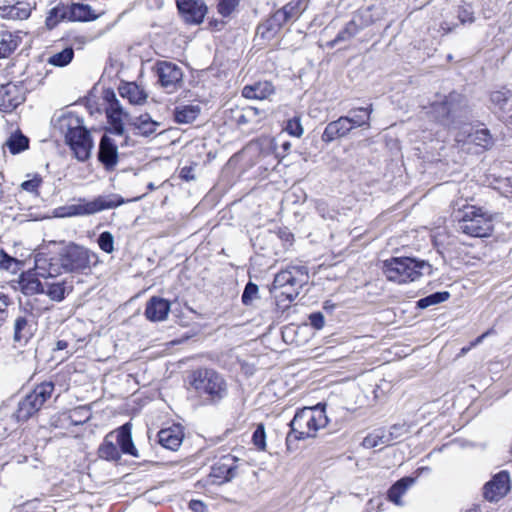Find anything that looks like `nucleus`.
I'll use <instances>...</instances> for the list:
<instances>
[{
    "label": "nucleus",
    "instance_id": "1",
    "mask_svg": "<svg viewBox=\"0 0 512 512\" xmlns=\"http://www.w3.org/2000/svg\"><path fill=\"white\" fill-rule=\"evenodd\" d=\"M53 125L65 137L77 160L84 162L90 158L93 141L82 119L71 112L63 113L53 119Z\"/></svg>",
    "mask_w": 512,
    "mask_h": 512
},
{
    "label": "nucleus",
    "instance_id": "2",
    "mask_svg": "<svg viewBox=\"0 0 512 512\" xmlns=\"http://www.w3.org/2000/svg\"><path fill=\"white\" fill-rule=\"evenodd\" d=\"M328 424V417L325 409L319 406L304 407L296 412L290 422V432L286 437L288 449L294 441L313 438L320 429Z\"/></svg>",
    "mask_w": 512,
    "mask_h": 512
},
{
    "label": "nucleus",
    "instance_id": "3",
    "mask_svg": "<svg viewBox=\"0 0 512 512\" xmlns=\"http://www.w3.org/2000/svg\"><path fill=\"white\" fill-rule=\"evenodd\" d=\"M383 273L389 281L407 283L431 274L432 266L424 260L410 257H392L383 262Z\"/></svg>",
    "mask_w": 512,
    "mask_h": 512
},
{
    "label": "nucleus",
    "instance_id": "4",
    "mask_svg": "<svg viewBox=\"0 0 512 512\" xmlns=\"http://www.w3.org/2000/svg\"><path fill=\"white\" fill-rule=\"evenodd\" d=\"M309 279L308 269L304 265H288L275 275L273 290L280 291L276 298L284 296L289 302L296 299L301 288Z\"/></svg>",
    "mask_w": 512,
    "mask_h": 512
},
{
    "label": "nucleus",
    "instance_id": "5",
    "mask_svg": "<svg viewBox=\"0 0 512 512\" xmlns=\"http://www.w3.org/2000/svg\"><path fill=\"white\" fill-rule=\"evenodd\" d=\"M458 219V230L471 237H488L493 231V217L476 206H465Z\"/></svg>",
    "mask_w": 512,
    "mask_h": 512
},
{
    "label": "nucleus",
    "instance_id": "6",
    "mask_svg": "<svg viewBox=\"0 0 512 512\" xmlns=\"http://www.w3.org/2000/svg\"><path fill=\"white\" fill-rule=\"evenodd\" d=\"M191 385L201 396L218 402L227 395V384L221 374L212 369H199L192 375Z\"/></svg>",
    "mask_w": 512,
    "mask_h": 512
},
{
    "label": "nucleus",
    "instance_id": "7",
    "mask_svg": "<svg viewBox=\"0 0 512 512\" xmlns=\"http://www.w3.org/2000/svg\"><path fill=\"white\" fill-rule=\"evenodd\" d=\"M54 392L52 382H43L37 385L18 404L15 416L18 421H26L37 413Z\"/></svg>",
    "mask_w": 512,
    "mask_h": 512
},
{
    "label": "nucleus",
    "instance_id": "8",
    "mask_svg": "<svg viewBox=\"0 0 512 512\" xmlns=\"http://www.w3.org/2000/svg\"><path fill=\"white\" fill-rule=\"evenodd\" d=\"M65 272H81L97 262V255L83 246L70 243L61 252Z\"/></svg>",
    "mask_w": 512,
    "mask_h": 512
},
{
    "label": "nucleus",
    "instance_id": "9",
    "mask_svg": "<svg viewBox=\"0 0 512 512\" xmlns=\"http://www.w3.org/2000/svg\"><path fill=\"white\" fill-rule=\"evenodd\" d=\"M239 459L227 454L219 458L211 467L209 477L214 484L230 482L238 475Z\"/></svg>",
    "mask_w": 512,
    "mask_h": 512
},
{
    "label": "nucleus",
    "instance_id": "10",
    "mask_svg": "<svg viewBox=\"0 0 512 512\" xmlns=\"http://www.w3.org/2000/svg\"><path fill=\"white\" fill-rule=\"evenodd\" d=\"M156 73L158 75L160 85L169 93L174 92L182 84V69L172 62H157Z\"/></svg>",
    "mask_w": 512,
    "mask_h": 512
},
{
    "label": "nucleus",
    "instance_id": "11",
    "mask_svg": "<svg viewBox=\"0 0 512 512\" xmlns=\"http://www.w3.org/2000/svg\"><path fill=\"white\" fill-rule=\"evenodd\" d=\"M105 98L108 101L106 113L109 119V123L112 125L113 132L116 135L121 136L124 133L123 122L126 121L128 123V120L133 117L124 111L122 105L116 98V95L113 91L107 92Z\"/></svg>",
    "mask_w": 512,
    "mask_h": 512
},
{
    "label": "nucleus",
    "instance_id": "12",
    "mask_svg": "<svg viewBox=\"0 0 512 512\" xmlns=\"http://www.w3.org/2000/svg\"><path fill=\"white\" fill-rule=\"evenodd\" d=\"M35 271L37 276L46 280L61 275L65 272L61 254L59 253L56 257L37 254L35 258Z\"/></svg>",
    "mask_w": 512,
    "mask_h": 512
},
{
    "label": "nucleus",
    "instance_id": "13",
    "mask_svg": "<svg viewBox=\"0 0 512 512\" xmlns=\"http://www.w3.org/2000/svg\"><path fill=\"white\" fill-rule=\"evenodd\" d=\"M176 4L187 23L200 24L207 13V6L202 0H176Z\"/></svg>",
    "mask_w": 512,
    "mask_h": 512
},
{
    "label": "nucleus",
    "instance_id": "14",
    "mask_svg": "<svg viewBox=\"0 0 512 512\" xmlns=\"http://www.w3.org/2000/svg\"><path fill=\"white\" fill-rule=\"evenodd\" d=\"M509 474L506 471H501L496 474L492 480L487 482L484 486L483 495L488 501H498L504 497L510 489Z\"/></svg>",
    "mask_w": 512,
    "mask_h": 512
},
{
    "label": "nucleus",
    "instance_id": "15",
    "mask_svg": "<svg viewBox=\"0 0 512 512\" xmlns=\"http://www.w3.org/2000/svg\"><path fill=\"white\" fill-rule=\"evenodd\" d=\"M98 160L107 171H112L118 163V147L115 141L108 135H103L98 151Z\"/></svg>",
    "mask_w": 512,
    "mask_h": 512
},
{
    "label": "nucleus",
    "instance_id": "16",
    "mask_svg": "<svg viewBox=\"0 0 512 512\" xmlns=\"http://www.w3.org/2000/svg\"><path fill=\"white\" fill-rule=\"evenodd\" d=\"M170 308L171 304L168 300L153 296L146 303L145 316L152 322L164 321L168 316Z\"/></svg>",
    "mask_w": 512,
    "mask_h": 512
},
{
    "label": "nucleus",
    "instance_id": "17",
    "mask_svg": "<svg viewBox=\"0 0 512 512\" xmlns=\"http://www.w3.org/2000/svg\"><path fill=\"white\" fill-rule=\"evenodd\" d=\"M352 131L348 117L341 116L328 123L322 133L321 139L325 143H331L347 136Z\"/></svg>",
    "mask_w": 512,
    "mask_h": 512
},
{
    "label": "nucleus",
    "instance_id": "18",
    "mask_svg": "<svg viewBox=\"0 0 512 512\" xmlns=\"http://www.w3.org/2000/svg\"><path fill=\"white\" fill-rule=\"evenodd\" d=\"M302 14V7L300 1H291L284 5L282 8L276 10L270 15L272 20L278 25L280 29L285 24L297 20Z\"/></svg>",
    "mask_w": 512,
    "mask_h": 512
},
{
    "label": "nucleus",
    "instance_id": "19",
    "mask_svg": "<svg viewBox=\"0 0 512 512\" xmlns=\"http://www.w3.org/2000/svg\"><path fill=\"white\" fill-rule=\"evenodd\" d=\"M18 87L12 83L0 87V110L9 112L15 109L23 102Z\"/></svg>",
    "mask_w": 512,
    "mask_h": 512
},
{
    "label": "nucleus",
    "instance_id": "20",
    "mask_svg": "<svg viewBox=\"0 0 512 512\" xmlns=\"http://www.w3.org/2000/svg\"><path fill=\"white\" fill-rule=\"evenodd\" d=\"M447 97L448 110L445 112L449 116V126L454 124L457 119L466 117L467 101L462 94L451 92Z\"/></svg>",
    "mask_w": 512,
    "mask_h": 512
},
{
    "label": "nucleus",
    "instance_id": "21",
    "mask_svg": "<svg viewBox=\"0 0 512 512\" xmlns=\"http://www.w3.org/2000/svg\"><path fill=\"white\" fill-rule=\"evenodd\" d=\"M128 125L137 131L136 134L149 137L157 133L161 123L153 120L148 113H144L129 119Z\"/></svg>",
    "mask_w": 512,
    "mask_h": 512
},
{
    "label": "nucleus",
    "instance_id": "22",
    "mask_svg": "<svg viewBox=\"0 0 512 512\" xmlns=\"http://www.w3.org/2000/svg\"><path fill=\"white\" fill-rule=\"evenodd\" d=\"M183 438L184 434L180 426H172L158 432L159 444L172 451H176L181 446Z\"/></svg>",
    "mask_w": 512,
    "mask_h": 512
},
{
    "label": "nucleus",
    "instance_id": "23",
    "mask_svg": "<svg viewBox=\"0 0 512 512\" xmlns=\"http://www.w3.org/2000/svg\"><path fill=\"white\" fill-rule=\"evenodd\" d=\"M118 91L121 97L126 98L129 103L134 105L144 104L148 97L145 90L134 82L122 83Z\"/></svg>",
    "mask_w": 512,
    "mask_h": 512
},
{
    "label": "nucleus",
    "instance_id": "24",
    "mask_svg": "<svg viewBox=\"0 0 512 512\" xmlns=\"http://www.w3.org/2000/svg\"><path fill=\"white\" fill-rule=\"evenodd\" d=\"M124 203H126V200L119 194L102 195L98 196L93 201H89L91 214L107 209H113Z\"/></svg>",
    "mask_w": 512,
    "mask_h": 512
},
{
    "label": "nucleus",
    "instance_id": "25",
    "mask_svg": "<svg viewBox=\"0 0 512 512\" xmlns=\"http://www.w3.org/2000/svg\"><path fill=\"white\" fill-rule=\"evenodd\" d=\"M274 93L273 85L268 81L257 82L253 85H247L242 90L243 97L247 99L263 100Z\"/></svg>",
    "mask_w": 512,
    "mask_h": 512
},
{
    "label": "nucleus",
    "instance_id": "26",
    "mask_svg": "<svg viewBox=\"0 0 512 512\" xmlns=\"http://www.w3.org/2000/svg\"><path fill=\"white\" fill-rule=\"evenodd\" d=\"M43 284L36 273L22 274L19 280L20 289L27 296L44 293Z\"/></svg>",
    "mask_w": 512,
    "mask_h": 512
},
{
    "label": "nucleus",
    "instance_id": "27",
    "mask_svg": "<svg viewBox=\"0 0 512 512\" xmlns=\"http://www.w3.org/2000/svg\"><path fill=\"white\" fill-rule=\"evenodd\" d=\"M69 21H91L97 18L95 11L87 4L74 3L67 6Z\"/></svg>",
    "mask_w": 512,
    "mask_h": 512
},
{
    "label": "nucleus",
    "instance_id": "28",
    "mask_svg": "<svg viewBox=\"0 0 512 512\" xmlns=\"http://www.w3.org/2000/svg\"><path fill=\"white\" fill-rule=\"evenodd\" d=\"M201 112V107L196 104L179 105L176 106L173 115L174 119L179 124H189L197 119Z\"/></svg>",
    "mask_w": 512,
    "mask_h": 512
},
{
    "label": "nucleus",
    "instance_id": "29",
    "mask_svg": "<svg viewBox=\"0 0 512 512\" xmlns=\"http://www.w3.org/2000/svg\"><path fill=\"white\" fill-rule=\"evenodd\" d=\"M1 15L4 18L11 20H24L31 14L30 4L24 1H19L13 5H7L1 8Z\"/></svg>",
    "mask_w": 512,
    "mask_h": 512
},
{
    "label": "nucleus",
    "instance_id": "30",
    "mask_svg": "<svg viewBox=\"0 0 512 512\" xmlns=\"http://www.w3.org/2000/svg\"><path fill=\"white\" fill-rule=\"evenodd\" d=\"M116 443L120 446L121 452L133 457H139L138 451L134 446L132 435L128 424L119 428L116 434Z\"/></svg>",
    "mask_w": 512,
    "mask_h": 512
},
{
    "label": "nucleus",
    "instance_id": "31",
    "mask_svg": "<svg viewBox=\"0 0 512 512\" xmlns=\"http://www.w3.org/2000/svg\"><path fill=\"white\" fill-rule=\"evenodd\" d=\"M413 483L414 479L411 477H404L398 480L388 490V499L398 506L402 505L401 497Z\"/></svg>",
    "mask_w": 512,
    "mask_h": 512
},
{
    "label": "nucleus",
    "instance_id": "32",
    "mask_svg": "<svg viewBox=\"0 0 512 512\" xmlns=\"http://www.w3.org/2000/svg\"><path fill=\"white\" fill-rule=\"evenodd\" d=\"M4 148H8L11 154L16 155L29 148V139L22 132L16 131L5 141Z\"/></svg>",
    "mask_w": 512,
    "mask_h": 512
},
{
    "label": "nucleus",
    "instance_id": "33",
    "mask_svg": "<svg viewBox=\"0 0 512 512\" xmlns=\"http://www.w3.org/2000/svg\"><path fill=\"white\" fill-rule=\"evenodd\" d=\"M113 434H108L104 442L100 445L98 449L99 457L108 461H118L121 457L120 452L117 448V443H114Z\"/></svg>",
    "mask_w": 512,
    "mask_h": 512
},
{
    "label": "nucleus",
    "instance_id": "34",
    "mask_svg": "<svg viewBox=\"0 0 512 512\" xmlns=\"http://www.w3.org/2000/svg\"><path fill=\"white\" fill-rule=\"evenodd\" d=\"M467 138L469 143L475 144L476 146L484 149H490L494 144L493 137L487 128L477 129L469 133Z\"/></svg>",
    "mask_w": 512,
    "mask_h": 512
},
{
    "label": "nucleus",
    "instance_id": "35",
    "mask_svg": "<svg viewBox=\"0 0 512 512\" xmlns=\"http://www.w3.org/2000/svg\"><path fill=\"white\" fill-rule=\"evenodd\" d=\"M280 31L281 29L269 16L266 20H264L257 26L256 38H260L265 41H270L274 39Z\"/></svg>",
    "mask_w": 512,
    "mask_h": 512
},
{
    "label": "nucleus",
    "instance_id": "36",
    "mask_svg": "<svg viewBox=\"0 0 512 512\" xmlns=\"http://www.w3.org/2000/svg\"><path fill=\"white\" fill-rule=\"evenodd\" d=\"M44 293L55 302H61L65 299L67 287L65 281L49 282L44 284Z\"/></svg>",
    "mask_w": 512,
    "mask_h": 512
},
{
    "label": "nucleus",
    "instance_id": "37",
    "mask_svg": "<svg viewBox=\"0 0 512 512\" xmlns=\"http://www.w3.org/2000/svg\"><path fill=\"white\" fill-rule=\"evenodd\" d=\"M379 445L389 446L391 442L388 434L383 429L374 430L368 434L362 441V446L367 449L375 448Z\"/></svg>",
    "mask_w": 512,
    "mask_h": 512
},
{
    "label": "nucleus",
    "instance_id": "38",
    "mask_svg": "<svg viewBox=\"0 0 512 512\" xmlns=\"http://www.w3.org/2000/svg\"><path fill=\"white\" fill-rule=\"evenodd\" d=\"M19 40L9 32L0 35V58L9 57L18 47Z\"/></svg>",
    "mask_w": 512,
    "mask_h": 512
},
{
    "label": "nucleus",
    "instance_id": "39",
    "mask_svg": "<svg viewBox=\"0 0 512 512\" xmlns=\"http://www.w3.org/2000/svg\"><path fill=\"white\" fill-rule=\"evenodd\" d=\"M32 335L31 327L25 316H19L14 322V341L26 342Z\"/></svg>",
    "mask_w": 512,
    "mask_h": 512
},
{
    "label": "nucleus",
    "instance_id": "40",
    "mask_svg": "<svg viewBox=\"0 0 512 512\" xmlns=\"http://www.w3.org/2000/svg\"><path fill=\"white\" fill-rule=\"evenodd\" d=\"M360 31L359 25L355 22V20L349 21L346 26L337 34L335 39L328 43L330 47H334L336 44L340 42H345L350 40Z\"/></svg>",
    "mask_w": 512,
    "mask_h": 512
},
{
    "label": "nucleus",
    "instance_id": "41",
    "mask_svg": "<svg viewBox=\"0 0 512 512\" xmlns=\"http://www.w3.org/2000/svg\"><path fill=\"white\" fill-rule=\"evenodd\" d=\"M492 104L499 110L504 111L510 101H512V90L508 88H501L493 91L490 95Z\"/></svg>",
    "mask_w": 512,
    "mask_h": 512
},
{
    "label": "nucleus",
    "instance_id": "42",
    "mask_svg": "<svg viewBox=\"0 0 512 512\" xmlns=\"http://www.w3.org/2000/svg\"><path fill=\"white\" fill-rule=\"evenodd\" d=\"M74 57V50L72 47H66L62 51L51 55L48 63L56 67H65Z\"/></svg>",
    "mask_w": 512,
    "mask_h": 512
},
{
    "label": "nucleus",
    "instance_id": "43",
    "mask_svg": "<svg viewBox=\"0 0 512 512\" xmlns=\"http://www.w3.org/2000/svg\"><path fill=\"white\" fill-rule=\"evenodd\" d=\"M447 105V97L445 96L440 102L432 103L430 111L434 118L445 126H449V116L445 113L448 110Z\"/></svg>",
    "mask_w": 512,
    "mask_h": 512
},
{
    "label": "nucleus",
    "instance_id": "44",
    "mask_svg": "<svg viewBox=\"0 0 512 512\" xmlns=\"http://www.w3.org/2000/svg\"><path fill=\"white\" fill-rule=\"evenodd\" d=\"M62 20H68V11L65 5L56 6L50 10L46 18V26L53 29Z\"/></svg>",
    "mask_w": 512,
    "mask_h": 512
},
{
    "label": "nucleus",
    "instance_id": "45",
    "mask_svg": "<svg viewBox=\"0 0 512 512\" xmlns=\"http://www.w3.org/2000/svg\"><path fill=\"white\" fill-rule=\"evenodd\" d=\"M450 297V293L447 291L435 292L417 301V307L420 309H426L432 305H436L445 302Z\"/></svg>",
    "mask_w": 512,
    "mask_h": 512
},
{
    "label": "nucleus",
    "instance_id": "46",
    "mask_svg": "<svg viewBox=\"0 0 512 512\" xmlns=\"http://www.w3.org/2000/svg\"><path fill=\"white\" fill-rule=\"evenodd\" d=\"M65 212L62 214L63 216H78V215H91V209L89 202L85 200H80L79 203L73 204L63 208Z\"/></svg>",
    "mask_w": 512,
    "mask_h": 512
},
{
    "label": "nucleus",
    "instance_id": "47",
    "mask_svg": "<svg viewBox=\"0 0 512 512\" xmlns=\"http://www.w3.org/2000/svg\"><path fill=\"white\" fill-rule=\"evenodd\" d=\"M410 432V426L406 422L396 423L390 426L387 434L391 444Z\"/></svg>",
    "mask_w": 512,
    "mask_h": 512
},
{
    "label": "nucleus",
    "instance_id": "48",
    "mask_svg": "<svg viewBox=\"0 0 512 512\" xmlns=\"http://www.w3.org/2000/svg\"><path fill=\"white\" fill-rule=\"evenodd\" d=\"M90 417L89 409L85 406H80L71 411L69 419L73 425H80L86 423Z\"/></svg>",
    "mask_w": 512,
    "mask_h": 512
},
{
    "label": "nucleus",
    "instance_id": "49",
    "mask_svg": "<svg viewBox=\"0 0 512 512\" xmlns=\"http://www.w3.org/2000/svg\"><path fill=\"white\" fill-rule=\"evenodd\" d=\"M97 243L100 249L106 253H112L114 251V237L108 231H104L99 235Z\"/></svg>",
    "mask_w": 512,
    "mask_h": 512
},
{
    "label": "nucleus",
    "instance_id": "50",
    "mask_svg": "<svg viewBox=\"0 0 512 512\" xmlns=\"http://www.w3.org/2000/svg\"><path fill=\"white\" fill-rule=\"evenodd\" d=\"M258 286L253 282H248L244 288L241 300L246 306L251 305L253 300L258 297Z\"/></svg>",
    "mask_w": 512,
    "mask_h": 512
},
{
    "label": "nucleus",
    "instance_id": "51",
    "mask_svg": "<svg viewBox=\"0 0 512 512\" xmlns=\"http://www.w3.org/2000/svg\"><path fill=\"white\" fill-rule=\"evenodd\" d=\"M266 433L263 424H259L252 435L253 444L260 450L266 447Z\"/></svg>",
    "mask_w": 512,
    "mask_h": 512
},
{
    "label": "nucleus",
    "instance_id": "52",
    "mask_svg": "<svg viewBox=\"0 0 512 512\" xmlns=\"http://www.w3.org/2000/svg\"><path fill=\"white\" fill-rule=\"evenodd\" d=\"M349 113L350 115L347 117L352 130L358 127L370 128V122H368L367 117H364L362 113H352V110Z\"/></svg>",
    "mask_w": 512,
    "mask_h": 512
},
{
    "label": "nucleus",
    "instance_id": "53",
    "mask_svg": "<svg viewBox=\"0 0 512 512\" xmlns=\"http://www.w3.org/2000/svg\"><path fill=\"white\" fill-rule=\"evenodd\" d=\"M285 130L291 135L295 137H301L303 135V127L301 125V121L299 117H293L289 119L286 123Z\"/></svg>",
    "mask_w": 512,
    "mask_h": 512
},
{
    "label": "nucleus",
    "instance_id": "54",
    "mask_svg": "<svg viewBox=\"0 0 512 512\" xmlns=\"http://www.w3.org/2000/svg\"><path fill=\"white\" fill-rule=\"evenodd\" d=\"M458 19L461 24L473 23L475 21L474 11L468 4L458 7Z\"/></svg>",
    "mask_w": 512,
    "mask_h": 512
},
{
    "label": "nucleus",
    "instance_id": "55",
    "mask_svg": "<svg viewBox=\"0 0 512 512\" xmlns=\"http://www.w3.org/2000/svg\"><path fill=\"white\" fill-rule=\"evenodd\" d=\"M18 260L9 256L3 250H0V269L15 271Z\"/></svg>",
    "mask_w": 512,
    "mask_h": 512
},
{
    "label": "nucleus",
    "instance_id": "56",
    "mask_svg": "<svg viewBox=\"0 0 512 512\" xmlns=\"http://www.w3.org/2000/svg\"><path fill=\"white\" fill-rule=\"evenodd\" d=\"M238 3L239 0H221L218 5V11L222 16L227 17L234 11Z\"/></svg>",
    "mask_w": 512,
    "mask_h": 512
},
{
    "label": "nucleus",
    "instance_id": "57",
    "mask_svg": "<svg viewBox=\"0 0 512 512\" xmlns=\"http://www.w3.org/2000/svg\"><path fill=\"white\" fill-rule=\"evenodd\" d=\"M42 183V178L39 175H34L32 179L26 180L21 183V188L30 193H37V189Z\"/></svg>",
    "mask_w": 512,
    "mask_h": 512
},
{
    "label": "nucleus",
    "instance_id": "58",
    "mask_svg": "<svg viewBox=\"0 0 512 512\" xmlns=\"http://www.w3.org/2000/svg\"><path fill=\"white\" fill-rule=\"evenodd\" d=\"M10 299L7 295L0 293V327L5 323L8 318V306Z\"/></svg>",
    "mask_w": 512,
    "mask_h": 512
},
{
    "label": "nucleus",
    "instance_id": "59",
    "mask_svg": "<svg viewBox=\"0 0 512 512\" xmlns=\"http://www.w3.org/2000/svg\"><path fill=\"white\" fill-rule=\"evenodd\" d=\"M309 321L310 325L317 330L322 329L325 324L324 315L321 312L310 314Z\"/></svg>",
    "mask_w": 512,
    "mask_h": 512
},
{
    "label": "nucleus",
    "instance_id": "60",
    "mask_svg": "<svg viewBox=\"0 0 512 512\" xmlns=\"http://www.w3.org/2000/svg\"><path fill=\"white\" fill-rule=\"evenodd\" d=\"M189 508L193 512H206V505L200 500H191L189 503Z\"/></svg>",
    "mask_w": 512,
    "mask_h": 512
},
{
    "label": "nucleus",
    "instance_id": "61",
    "mask_svg": "<svg viewBox=\"0 0 512 512\" xmlns=\"http://www.w3.org/2000/svg\"><path fill=\"white\" fill-rule=\"evenodd\" d=\"M231 119L234 120L237 124L247 123L246 114L242 113L239 115V109H233L231 111Z\"/></svg>",
    "mask_w": 512,
    "mask_h": 512
},
{
    "label": "nucleus",
    "instance_id": "62",
    "mask_svg": "<svg viewBox=\"0 0 512 512\" xmlns=\"http://www.w3.org/2000/svg\"><path fill=\"white\" fill-rule=\"evenodd\" d=\"M359 112L362 113L364 117H367L368 122H370V116L373 112L372 104H370L368 107H359L356 109H352V113Z\"/></svg>",
    "mask_w": 512,
    "mask_h": 512
},
{
    "label": "nucleus",
    "instance_id": "63",
    "mask_svg": "<svg viewBox=\"0 0 512 512\" xmlns=\"http://www.w3.org/2000/svg\"><path fill=\"white\" fill-rule=\"evenodd\" d=\"M193 169L191 167H184L181 169L180 176L185 180L194 179V175H192Z\"/></svg>",
    "mask_w": 512,
    "mask_h": 512
},
{
    "label": "nucleus",
    "instance_id": "64",
    "mask_svg": "<svg viewBox=\"0 0 512 512\" xmlns=\"http://www.w3.org/2000/svg\"><path fill=\"white\" fill-rule=\"evenodd\" d=\"M493 333V330L490 329L488 331H486L485 333H483L482 335H480L479 337H477L472 343H471V346H476L478 344H480L489 334Z\"/></svg>",
    "mask_w": 512,
    "mask_h": 512
}]
</instances>
